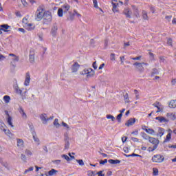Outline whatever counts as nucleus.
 <instances>
[{"label": "nucleus", "mask_w": 176, "mask_h": 176, "mask_svg": "<svg viewBox=\"0 0 176 176\" xmlns=\"http://www.w3.org/2000/svg\"><path fill=\"white\" fill-rule=\"evenodd\" d=\"M45 14H46V11H45V6H39L35 12V20L37 21H41L42 19L45 16Z\"/></svg>", "instance_id": "nucleus-1"}, {"label": "nucleus", "mask_w": 176, "mask_h": 176, "mask_svg": "<svg viewBox=\"0 0 176 176\" xmlns=\"http://www.w3.org/2000/svg\"><path fill=\"white\" fill-rule=\"evenodd\" d=\"M153 163H163L164 162V156L160 154H156L151 158Z\"/></svg>", "instance_id": "nucleus-2"}, {"label": "nucleus", "mask_w": 176, "mask_h": 176, "mask_svg": "<svg viewBox=\"0 0 176 176\" xmlns=\"http://www.w3.org/2000/svg\"><path fill=\"white\" fill-rule=\"evenodd\" d=\"M43 19V24H50V23H52V13L49 11H46Z\"/></svg>", "instance_id": "nucleus-3"}, {"label": "nucleus", "mask_w": 176, "mask_h": 176, "mask_svg": "<svg viewBox=\"0 0 176 176\" xmlns=\"http://www.w3.org/2000/svg\"><path fill=\"white\" fill-rule=\"evenodd\" d=\"M134 67H135L136 69H138V71H139V72H144V71H145V69L144 68L143 65H146L148 66L149 65V64L146 63H133Z\"/></svg>", "instance_id": "nucleus-4"}, {"label": "nucleus", "mask_w": 176, "mask_h": 176, "mask_svg": "<svg viewBox=\"0 0 176 176\" xmlns=\"http://www.w3.org/2000/svg\"><path fill=\"white\" fill-rule=\"evenodd\" d=\"M80 75H87V78H91L94 76V71L91 68H88L82 70L80 73Z\"/></svg>", "instance_id": "nucleus-5"}, {"label": "nucleus", "mask_w": 176, "mask_h": 176, "mask_svg": "<svg viewBox=\"0 0 176 176\" xmlns=\"http://www.w3.org/2000/svg\"><path fill=\"white\" fill-rule=\"evenodd\" d=\"M148 141L149 142H151V144H153V145H154L153 148L149 150L151 152H153V151H155V149H156L157 148V146L159 145V140L155 138H149Z\"/></svg>", "instance_id": "nucleus-6"}, {"label": "nucleus", "mask_w": 176, "mask_h": 176, "mask_svg": "<svg viewBox=\"0 0 176 176\" xmlns=\"http://www.w3.org/2000/svg\"><path fill=\"white\" fill-rule=\"evenodd\" d=\"M20 60V58H19V56H15L14 58L12 59L13 62H11L10 63V71L12 72H13V71H14V69H16V63L14 62H19Z\"/></svg>", "instance_id": "nucleus-7"}, {"label": "nucleus", "mask_w": 176, "mask_h": 176, "mask_svg": "<svg viewBox=\"0 0 176 176\" xmlns=\"http://www.w3.org/2000/svg\"><path fill=\"white\" fill-rule=\"evenodd\" d=\"M5 113L7 116V123L8 124V125L10 126L11 127H14V126L13 125V122H12V116L9 115V111L6 110Z\"/></svg>", "instance_id": "nucleus-8"}, {"label": "nucleus", "mask_w": 176, "mask_h": 176, "mask_svg": "<svg viewBox=\"0 0 176 176\" xmlns=\"http://www.w3.org/2000/svg\"><path fill=\"white\" fill-rule=\"evenodd\" d=\"M29 61L32 64V63L35 62V51L32 50V51L30 52Z\"/></svg>", "instance_id": "nucleus-9"}, {"label": "nucleus", "mask_w": 176, "mask_h": 176, "mask_svg": "<svg viewBox=\"0 0 176 176\" xmlns=\"http://www.w3.org/2000/svg\"><path fill=\"white\" fill-rule=\"evenodd\" d=\"M30 82H31V76L30 75V73H26V76L24 82L25 86H30Z\"/></svg>", "instance_id": "nucleus-10"}, {"label": "nucleus", "mask_w": 176, "mask_h": 176, "mask_svg": "<svg viewBox=\"0 0 176 176\" xmlns=\"http://www.w3.org/2000/svg\"><path fill=\"white\" fill-rule=\"evenodd\" d=\"M40 118H41V120H42V122H43V123H46V122H47L48 120H53L54 119V116H52V117H50V118H46V114H41V116H40Z\"/></svg>", "instance_id": "nucleus-11"}, {"label": "nucleus", "mask_w": 176, "mask_h": 176, "mask_svg": "<svg viewBox=\"0 0 176 176\" xmlns=\"http://www.w3.org/2000/svg\"><path fill=\"white\" fill-rule=\"evenodd\" d=\"M80 65L76 62L72 67V72H78V69H79Z\"/></svg>", "instance_id": "nucleus-12"}, {"label": "nucleus", "mask_w": 176, "mask_h": 176, "mask_svg": "<svg viewBox=\"0 0 176 176\" xmlns=\"http://www.w3.org/2000/svg\"><path fill=\"white\" fill-rule=\"evenodd\" d=\"M135 123V118H130L126 123L125 126L127 127H130V126H133Z\"/></svg>", "instance_id": "nucleus-13"}, {"label": "nucleus", "mask_w": 176, "mask_h": 176, "mask_svg": "<svg viewBox=\"0 0 176 176\" xmlns=\"http://www.w3.org/2000/svg\"><path fill=\"white\" fill-rule=\"evenodd\" d=\"M24 28H25V30L28 31H32L35 30V25L33 23H28L27 26H25Z\"/></svg>", "instance_id": "nucleus-14"}, {"label": "nucleus", "mask_w": 176, "mask_h": 176, "mask_svg": "<svg viewBox=\"0 0 176 176\" xmlns=\"http://www.w3.org/2000/svg\"><path fill=\"white\" fill-rule=\"evenodd\" d=\"M123 14H125L126 17L130 19V17H131V11H130L129 8H125L123 11Z\"/></svg>", "instance_id": "nucleus-15"}, {"label": "nucleus", "mask_w": 176, "mask_h": 176, "mask_svg": "<svg viewBox=\"0 0 176 176\" xmlns=\"http://www.w3.org/2000/svg\"><path fill=\"white\" fill-rule=\"evenodd\" d=\"M1 31H3V32H9V28H10V25L8 24L1 25Z\"/></svg>", "instance_id": "nucleus-16"}, {"label": "nucleus", "mask_w": 176, "mask_h": 176, "mask_svg": "<svg viewBox=\"0 0 176 176\" xmlns=\"http://www.w3.org/2000/svg\"><path fill=\"white\" fill-rule=\"evenodd\" d=\"M19 113L21 114V116L23 119H27V114L24 111V109H23V107H19Z\"/></svg>", "instance_id": "nucleus-17"}, {"label": "nucleus", "mask_w": 176, "mask_h": 176, "mask_svg": "<svg viewBox=\"0 0 176 176\" xmlns=\"http://www.w3.org/2000/svg\"><path fill=\"white\" fill-rule=\"evenodd\" d=\"M58 30V28H57V25H54L51 30V34L53 36H56V34H57V30Z\"/></svg>", "instance_id": "nucleus-18"}, {"label": "nucleus", "mask_w": 176, "mask_h": 176, "mask_svg": "<svg viewBox=\"0 0 176 176\" xmlns=\"http://www.w3.org/2000/svg\"><path fill=\"white\" fill-rule=\"evenodd\" d=\"M157 137H163L164 135V129L160 127L158 128V133H157Z\"/></svg>", "instance_id": "nucleus-19"}, {"label": "nucleus", "mask_w": 176, "mask_h": 176, "mask_svg": "<svg viewBox=\"0 0 176 176\" xmlns=\"http://www.w3.org/2000/svg\"><path fill=\"white\" fill-rule=\"evenodd\" d=\"M142 16L143 20H149V16H148V12L146 10L142 11Z\"/></svg>", "instance_id": "nucleus-20"}, {"label": "nucleus", "mask_w": 176, "mask_h": 176, "mask_svg": "<svg viewBox=\"0 0 176 176\" xmlns=\"http://www.w3.org/2000/svg\"><path fill=\"white\" fill-rule=\"evenodd\" d=\"M173 133V131L171 129L168 130V133L166 135V140L164 141V142H168L170 140H171V133Z\"/></svg>", "instance_id": "nucleus-21"}, {"label": "nucleus", "mask_w": 176, "mask_h": 176, "mask_svg": "<svg viewBox=\"0 0 176 176\" xmlns=\"http://www.w3.org/2000/svg\"><path fill=\"white\" fill-rule=\"evenodd\" d=\"M111 4L113 5L112 10L113 13H118L119 12V10L118 9V3L111 2Z\"/></svg>", "instance_id": "nucleus-22"}, {"label": "nucleus", "mask_w": 176, "mask_h": 176, "mask_svg": "<svg viewBox=\"0 0 176 176\" xmlns=\"http://www.w3.org/2000/svg\"><path fill=\"white\" fill-rule=\"evenodd\" d=\"M3 131H4L5 134L8 135V137H10V138H12V137H13V133L10 132L9 129H3Z\"/></svg>", "instance_id": "nucleus-23"}, {"label": "nucleus", "mask_w": 176, "mask_h": 176, "mask_svg": "<svg viewBox=\"0 0 176 176\" xmlns=\"http://www.w3.org/2000/svg\"><path fill=\"white\" fill-rule=\"evenodd\" d=\"M108 162L110 164H120V160H109Z\"/></svg>", "instance_id": "nucleus-24"}, {"label": "nucleus", "mask_w": 176, "mask_h": 176, "mask_svg": "<svg viewBox=\"0 0 176 176\" xmlns=\"http://www.w3.org/2000/svg\"><path fill=\"white\" fill-rule=\"evenodd\" d=\"M63 9L64 10V13H67L68 10H69L71 6L69 4H65L62 6Z\"/></svg>", "instance_id": "nucleus-25"}, {"label": "nucleus", "mask_w": 176, "mask_h": 176, "mask_svg": "<svg viewBox=\"0 0 176 176\" xmlns=\"http://www.w3.org/2000/svg\"><path fill=\"white\" fill-rule=\"evenodd\" d=\"M155 120H158L159 122H160V123H163V122H167V120L164 117H156Z\"/></svg>", "instance_id": "nucleus-26"}, {"label": "nucleus", "mask_w": 176, "mask_h": 176, "mask_svg": "<svg viewBox=\"0 0 176 176\" xmlns=\"http://www.w3.org/2000/svg\"><path fill=\"white\" fill-rule=\"evenodd\" d=\"M169 108H176V100H172L169 102Z\"/></svg>", "instance_id": "nucleus-27"}, {"label": "nucleus", "mask_w": 176, "mask_h": 176, "mask_svg": "<svg viewBox=\"0 0 176 176\" xmlns=\"http://www.w3.org/2000/svg\"><path fill=\"white\" fill-rule=\"evenodd\" d=\"M3 100L6 102V104H9V102H10V96H3Z\"/></svg>", "instance_id": "nucleus-28"}, {"label": "nucleus", "mask_w": 176, "mask_h": 176, "mask_svg": "<svg viewBox=\"0 0 176 176\" xmlns=\"http://www.w3.org/2000/svg\"><path fill=\"white\" fill-rule=\"evenodd\" d=\"M22 23H23V26L25 28V27H27V25L29 24L28 23V19L27 18H23L22 19Z\"/></svg>", "instance_id": "nucleus-29"}, {"label": "nucleus", "mask_w": 176, "mask_h": 176, "mask_svg": "<svg viewBox=\"0 0 176 176\" xmlns=\"http://www.w3.org/2000/svg\"><path fill=\"white\" fill-rule=\"evenodd\" d=\"M146 133H148V134H151V135H153L155 134V130L152 129H145Z\"/></svg>", "instance_id": "nucleus-30"}, {"label": "nucleus", "mask_w": 176, "mask_h": 176, "mask_svg": "<svg viewBox=\"0 0 176 176\" xmlns=\"http://www.w3.org/2000/svg\"><path fill=\"white\" fill-rule=\"evenodd\" d=\"M57 174V170H55V169H51L49 172H48V175L50 176H52V175H54Z\"/></svg>", "instance_id": "nucleus-31"}, {"label": "nucleus", "mask_w": 176, "mask_h": 176, "mask_svg": "<svg viewBox=\"0 0 176 176\" xmlns=\"http://www.w3.org/2000/svg\"><path fill=\"white\" fill-rule=\"evenodd\" d=\"M141 135H142V138H144V140H149V138H151V137H149V135H148L144 132L141 133Z\"/></svg>", "instance_id": "nucleus-32"}, {"label": "nucleus", "mask_w": 176, "mask_h": 176, "mask_svg": "<svg viewBox=\"0 0 176 176\" xmlns=\"http://www.w3.org/2000/svg\"><path fill=\"white\" fill-rule=\"evenodd\" d=\"M24 142L21 139H17V146H23Z\"/></svg>", "instance_id": "nucleus-33"}, {"label": "nucleus", "mask_w": 176, "mask_h": 176, "mask_svg": "<svg viewBox=\"0 0 176 176\" xmlns=\"http://www.w3.org/2000/svg\"><path fill=\"white\" fill-rule=\"evenodd\" d=\"M153 175L157 176L159 175V169L157 168H153Z\"/></svg>", "instance_id": "nucleus-34"}, {"label": "nucleus", "mask_w": 176, "mask_h": 176, "mask_svg": "<svg viewBox=\"0 0 176 176\" xmlns=\"http://www.w3.org/2000/svg\"><path fill=\"white\" fill-rule=\"evenodd\" d=\"M64 13V11L63 10V8H58V17H63V14Z\"/></svg>", "instance_id": "nucleus-35"}, {"label": "nucleus", "mask_w": 176, "mask_h": 176, "mask_svg": "<svg viewBox=\"0 0 176 176\" xmlns=\"http://www.w3.org/2000/svg\"><path fill=\"white\" fill-rule=\"evenodd\" d=\"M93 4L95 9H100V7H98V1H97V0H93Z\"/></svg>", "instance_id": "nucleus-36"}, {"label": "nucleus", "mask_w": 176, "mask_h": 176, "mask_svg": "<svg viewBox=\"0 0 176 176\" xmlns=\"http://www.w3.org/2000/svg\"><path fill=\"white\" fill-rule=\"evenodd\" d=\"M124 100L125 102H130V98H129V94H126L124 96Z\"/></svg>", "instance_id": "nucleus-37"}, {"label": "nucleus", "mask_w": 176, "mask_h": 176, "mask_svg": "<svg viewBox=\"0 0 176 176\" xmlns=\"http://www.w3.org/2000/svg\"><path fill=\"white\" fill-rule=\"evenodd\" d=\"M107 119H111L112 120V122H115V118L113 116L111 115V114H108L106 116Z\"/></svg>", "instance_id": "nucleus-38"}, {"label": "nucleus", "mask_w": 176, "mask_h": 176, "mask_svg": "<svg viewBox=\"0 0 176 176\" xmlns=\"http://www.w3.org/2000/svg\"><path fill=\"white\" fill-rule=\"evenodd\" d=\"M25 155H27V156H32V152L31 151H30L29 149H26L25 151Z\"/></svg>", "instance_id": "nucleus-39"}, {"label": "nucleus", "mask_w": 176, "mask_h": 176, "mask_svg": "<svg viewBox=\"0 0 176 176\" xmlns=\"http://www.w3.org/2000/svg\"><path fill=\"white\" fill-rule=\"evenodd\" d=\"M167 45H168V46H173V39L171 38H168Z\"/></svg>", "instance_id": "nucleus-40"}, {"label": "nucleus", "mask_w": 176, "mask_h": 176, "mask_svg": "<svg viewBox=\"0 0 176 176\" xmlns=\"http://www.w3.org/2000/svg\"><path fill=\"white\" fill-rule=\"evenodd\" d=\"M122 116H123L122 113H120L117 116V120L119 122V123H120L122 121Z\"/></svg>", "instance_id": "nucleus-41"}, {"label": "nucleus", "mask_w": 176, "mask_h": 176, "mask_svg": "<svg viewBox=\"0 0 176 176\" xmlns=\"http://www.w3.org/2000/svg\"><path fill=\"white\" fill-rule=\"evenodd\" d=\"M54 125H55L56 127H58L60 126V124L58 123V119L56 118L54 120Z\"/></svg>", "instance_id": "nucleus-42"}, {"label": "nucleus", "mask_w": 176, "mask_h": 176, "mask_svg": "<svg viewBox=\"0 0 176 176\" xmlns=\"http://www.w3.org/2000/svg\"><path fill=\"white\" fill-rule=\"evenodd\" d=\"M130 58H131V60H141V58H142V56H137L135 58L131 57Z\"/></svg>", "instance_id": "nucleus-43"}, {"label": "nucleus", "mask_w": 176, "mask_h": 176, "mask_svg": "<svg viewBox=\"0 0 176 176\" xmlns=\"http://www.w3.org/2000/svg\"><path fill=\"white\" fill-rule=\"evenodd\" d=\"M76 162L80 166H85V162H83L82 160H77Z\"/></svg>", "instance_id": "nucleus-44"}, {"label": "nucleus", "mask_w": 176, "mask_h": 176, "mask_svg": "<svg viewBox=\"0 0 176 176\" xmlns=\"http://www.w3.org/2000/svg\"><path fill=\"white\" fill-rule=\"evenodd\" d=\"M34 167L31 166L28 169L25 170L24 174H27V173H30V171H33Z\"/></svg>", "instance_id": "nucleus-45"}, {"label": "nucleus", "mask_w": 176, "mask_h": 176, "mask_svg": "<svg viewBox=\"0 0 176 176\" xmlns=\"http://www.w3.org/2000/svg\"><path fill=\"white\" fill-rule=\"evenodd\" d=\"M62 157H64L65 160H67V162H69L71 160L69 157L67 155H62Z\"/></svg>", "instance_id": "nucleus-46"}, {"label": "nucleus", "mask_w": 176, "mask_h": 176, "mask_svg": "<svg viewBox=\"0 0 176 176\" xmlns=\"http://www.w3.org/2000/svg\"><path fill=\"white\" fill-rule=\"evenodd\" d=\"M106 163H108V160H107V159L100 161V164L104 165V164H106Z\"/></svg>", "instance_id": "nucleus-47"}, {"label": "nucleus", "mask_w": 176, "mask_h": 176, "mask_svg": "<svg viewBox=\"0 0 176 176\" xmlns=\"http://www.w3.org/2000/svg\"><path fill=\"white\" fill-rule=\"evenodd\" d=\"M149 8H150V10H151V13L154 14L155 12H156V10L155 9V7H153L152 6H150Z\"/></svg>", "instance_id": "nucleus-48"}, {"label": "nucleus", "mask_w": 176, "mask_h": 176, "mask_svg": "<svg viewBox=\"0 0 176 176\" xmlns=\"http://www.w3.org/2000/svg\"><path fill=\"white\" fill-rule=\"evenodd\" d=\"M123 151L125 153H129V152H130V148H129V147H124Z\"/></svg>", "instance_id": "nucleus-49"}, {"label": "nucleus", "mask_w": 176, "mask_h": 176, "mask_svg": "<svg viewBox=\"0 0 176 176\" xmlns=\"http://www.w3.org/2000/svg\"><path fill=\"white\" fill-rule=\"evenodd\" d=\"M124 156H125V157H131L135 156V153H132V154H130V155L124 154Z\"/></svg>", "instance_id": "nucleus-50"}, {"label": "nucleus", "mask_w": 176, "mask_h": 176, "mask_svg": "<svg viewBox=\"0 0 176 176\" xmlns=\"http://www.w3.org/2000/svg\"><path fill=\"white\" fill-rule=\"evenodd\" d=\"M4 128H5V123L2 122V121H0V129L1 130H3Z\"/></svg>", "instance_id": "nucleus-51"}, {"label": "nucleus", "mask_w": 176, "mask_h": 176, "mask_svg": "<svg viewBox=\"0 0 176 176\" xmlns=\"http://www.w3.org/2000/svg\"><path fill=\"white\" fill-rule=\"evenodd\" d=\"M111 61H115L116 58H115V54H111Z\"/></svg>", "instance_id": "nucleus-52"}, {"label": "nucleus", "mask_w": 176, "mask_h": 176, "mask_svg": "<svg viewBox=\"0 0 176 176\" xmlns=\"http://www.w3.org/2000/svg\"><path fill=\"white\" fill-rule=\"evenodd\" d=\"M131 140L133 141V142H140V140L137 138H131Z\"/></svg>", "instance_id": "nucleus-53"}, {"label": "nucleus", "mask_w": 176, "mask_h": 176, "mask_svg": "<svg viewBox=\"0 0 176 176\" xmlns=\"http://www.w3.org/2000/svg\"><path fill=\"white\" fill-rule=\"evenodd\" d=\"M171 85H172V86H175V85H176V78H172Z\"/></svg>", "instance_id": "nucleus-54"}, {"label": "nucleus", "mask_w": 176, "mask_h": 176, "mask_svg": "<svg viewBox=\"0 0 176 176\" xmlns=\"http://www.w3.org/2000/svg\"><path fill=\"white\" fill-rule=\"evenodd\" d=\"M165 19L168 21H171V19H173V16L169 15V16H166L165 17Z\"/></svg>", "instance_id": "nucleus-55"}, {"label": "nucleus", "mask_w": 176, "mask_h": 176, "mask_svg": "<svg viewBox=\"0 0 176 176\" xmlns=\"http://www.w3.org/2000/svg\"><path fill=\"white\" fill-rule=\"evenodd\" d=\"M21 160L25 161V160H27V157H25V155L21 154Z\"/></svg>", "instance_id": "nucleus-56"}, {"label": "nucleus", "mask_w": 176, "mask_h": 176, "mask_svg": "<svg viewBox=\"0 0 176 176\" xmlns=\"http://www.w3.org/2000/svg\"><path fill=\"white\" fill-rule=\"evenodd\" d=\"M102 173H103V171L100 170V171L98 172L96 174L98 176H105V174H103Z\"/></svg>", "instance_id": "nucleus-57"}, {"label": "nucleus", "mask_w": 176, "mask_h": 176, "mask_svg": "<svg viewBox=\"0 0 176 176\" xmlns=\"http://www.w3.org/2000/svg\"><path fill=\"white\" fill-rule=\"evenodd\" d=\"M2 166H3V167H6V168L9 170V164L8 163H3V164H2Z\"/></svg>", "instance_id": "nucleus-58"}, {"label": "nucleus", "mask_w": 176, "mask_h": 176, "mask_svg": "<svg viewBox=\"0 0 176 176\" xmlns=\"http://www.w3.org/2000/svg\"><path fill=\"white\" fill-rule=\"evenodd\" d=\"M22 4L23 5V6H28V3H27V1L25 0H21Z\"/></svg>", "instance_id": "nucleus-59"}, {"label": "nucleus", "mask_w": 176, "mask_h": 176, "mask_svg": "<svg viewBox=\"0 0 176 176\" xmlns=\"http://www.w3.org/2000/svg\"><path fill=\"white\" fill-rule=\"evenodd\" d=\"M160 105V102H156L155 103L153 104V106L155 107V108H157V107H159Z\"/></svg>", "instance_id": "nucleus-60"}, {"label": "nucleus", "mask_w": 176, "mask_h": 176, "mask_svg": "<svg viewBox=\"0 0 176 176\" xmlns=\"http://www.w3.org/2000/svg\"><path fill=\"white\" fill-rule=\"evenodd\" d=\"M120 58L121 64H124V61L125 60L124 56H120Z\"/></svg>", "instance_id": "nucleus-61"}, {"label": "nucleus", "mask_w": 176, "mask_h": 176, "mask_svg": "<svg viewBox=\"0 0 176 176\" xmlns=\"http://www.w3.org/2000/svg\"><path fill=\"white\" fill-rule=\"evenodd\" d=\"M127 141V137L124 136L122 138V142H123V144H124V142H126Z\"/></svg>", "instance_id": "nucleus-62"}, {"label": "nucleus", "mask_w": 176, "mask_h": 176, "mask_svg": "<svg viewBox=\"0 0 176 176\" xmlns=\"http://www.w3.org/2000/svg\"><path fill=\"white\" fill-rule=\"evenodd\" d=\"M89 176H96V173H94V171H91L88 173Z\"/></svg>", "instance_id": "nucleus-63"}, {"label": "nucleus", "mask_w": 176, "mask_h": 176, "mask_svg": "<svg viewBox=\"0 0 176 176\" xmlns=\"http://www.w3.org/2000/svg\"><path fill=\"white\" fill-rule=\"evenodd\" d=\"M93 68H94L95 69H97V63L96 62H94L93 65H92Z\"/></svg>", "instance_id": "nucleus-64"}]
</instances>
